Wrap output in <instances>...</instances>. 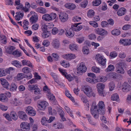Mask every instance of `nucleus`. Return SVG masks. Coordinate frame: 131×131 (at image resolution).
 Here are the masks:
<instances>
[{
  "mask_svg": "<svg viewBox=\"0 0 131 131\" xmlns=\"http://www.w3.org/2000/svg\"><path fill=\"white\" fill-rule=\"evenodd\" d=\"M109 87L110 91H112L115 87V85L114 83L113 82H110L109 84Z\"/></svg>",
  "mask_w": 131,
  "mask_h": 131,
  "instance_id": "nucleus-61",
  "label": "nucleus"
},
{
  "mask_svg": "<svg viewBox=\"0 0 131 131\" xmlns=\"http://www.w3.org/2000/svg\"><path fill=\"white\" fill-rule=\"evenodd\" d=\"M16 7V9L17 10H21L20 12H25V7H23V4H21L20 5H17Z\"/></svg>",
  "mask_w": 131,
  "mask_h": 131,
  "instance_id": "nucleus-52",
  "label": "nucleus"
},
{
  "mask_svg": "<svg viewBox=\"0 0 131 131\" xmlns=\"http://www.w3.org/2000/svg\"><path fill=\"white\" fill-rule=\"evenodd\" d=\"M118 55L117 53L115 51H113L111 52L109 55L110 59H114L117 57Z\"/></svg>",
  "mask_w": 131,
  "mask_h": 131,
  "instance_id": "nucleus-41",
  "label": "nucleus"
},
{
  "mask_svg": "<svg viewBox=\"0 0 131 131\" xmlns=\"http://www.w3.org/2000/svg\"><path fill=\"white\" fill-rule=\"evenodd\" d=\"M81 19V17L78 16H75L72 18V20L74 22L80 21Z\"/></svg>",
  "mask_w": 131,
  "mask_h": 131,
  "instance_id": "nucleus-54",
  "label": "nucleus"
},
{
  "mask_svg": "<svg viewBox=\"0 0 131 131\" xmlns=\"http://www.w3.org/2000/svg\"><path fill=\"white\" fill-rule=\"evenodd\" d=\"M83 28L82 25L77 26V24H73L71 26V28L73 31H79L81 30Z\"/></svg>",
  "mask_w": 131,
  "mask_h": 131,
  "instance_id": "nucleus-22",
  "label": "nucleus"
},
{
  "mask_svg": "<svg viewBox=\"0 0 131 131\" xmlns=\"http://www.w3.org/2000/svg\"><path fill=\"white\" fill-rule=\"evenodd\" d=\"M84 90V93L88 96L90 97L93 96L94 97L95 96V94L93 92L92 88L90 86L88 85L85 86Z\"/></svg>",
  "mask_w": 131,
  "mask_h": 131,
  "instance_id": "nucleus-4",
  "label": "nucleus"
},
{
  "mask_svg": "<svg viewBox=\"0 0 131 131\" xmlns=\"http://www.w3.org/2000/svg\"><path fill=\"white\" fill-rule=\"evenodd\" d=\"M60 63L62 66L65 68L69 67L70 66L69 63L66 62L64 61H61Z\"/></svg>",
  "mask_w": 131,
  "mask_h": 131,
  "instance_id": "nucleus-59",
  "label": "nucleus"
},
{
  "mask_svg": "<svg viewBox=\"0 0 131 131\" xmlns=\"http://www.w3.org/2000/svg\"><path fill=\"white\" fill-rule=\"evenodd\" d=\"M1 84L7 90H8V87L9 86V83L5 79L3 78L0 79Z\"/></svg>",
  "mask_w": 131,
  "mask_h": 131,
  "instance_id": "nucleus-18",
  "label": "nucleus"
},
{
  "mask_svg": "<svg viewBox=\"0 0 131 131\" xmlns=\"http://www.w3.org/2000/svg\"><path fill=\"white\" fill-rule=\"evenodd\" d=\"M12 54L14 57L17 58L21 56L22 53L20 50L17 49L13 51Z\"/></svg>",
  "mask_w": 131,
  "mask_h": 131,
  "instance_id": "nucleus-26",
  "label": "nucleus"
},
{
  "mask_svg": "<svg viewBox=\"0 0 131 131\" xmlns=\"http://www.w3.org/2000/svg\"><path fill=\"white\" fill-rule=\"evenodd\" d=\"M28 88L29 90L30 91L34 90V93L35 94L38 95L40 94V89L38 87L37 84L29 85Z\"/></svg>",
  "mask_w": 131,
  "mask_h": 131,
  "instance_id": "nucleus-6",
  "label": "nucleus"
},
{
  "mask_svg": "<svg viewBox=\"0 0 131 131\" xmlns=\"http://www.w3.org/2000/svg\"><path fill=\"white\" fill-rule=\"evenodd\" d=\"M24 77H25L24 73H19L17 74L16 79L18 81H19L23 79Z\"/></svg>",
  "mask_w": 131,
  "mask_h": 131,
  "instance_id": "nucleus-42",
  "label": "nucleus"
},
{
  "mask_svg": "<svg viewBox=\"0 0 131 131\" xmlns=\"http://www.w3.org/2000/svg\"><path fill=\"white\" fill-rule=\"evenodd\" d=\"M42 19L43 20L47 21H51L50 16L49 14H46L43 15Z\"/></svg>",
  "mask_w": 131,
  "mask_h": 131,
  "instance_id": "nucleus-27",
  "label": "nucleus"
},
{
  "mask_svg": "<svg viewBox=\"0 0 131 131\" xmlns=\"http://www.w3.org/2000/svg\"><path fill=\"white\" fill-rule=\"evenodd\" d=\"M59 71L61 72L62 74L64 76L65 78L68 79L69 82H71L74 79L73 77L70 74H68L67 73L65 70H63L61 68L59 69Z\"/></svg>",
  "mask_w": 131,
  "mask_h": 131,
  "instance_id": "nucleus-8",
  "label": "nucleus"
},
{
  "mask_svg": "<svg viewBox=\"0 0 131 131\" xmlns=\"http://www.w3.org/2000/svg\"><path fill=\"white\" fill-rule=\"evenodd\" d=\"M17 87L14 83H12L10 85V87L9 89V90L11 91H14L16 90Z\"/></svg>",
  "mask_w": 131,
  "mask_h": 131,
  "instance_id": "nucleus-45",
  "label": "nucleus"
},
{
  "mask_svg": "<svg viewBox=\"0 0 131 131\" xmlns=\"http://www.w3.org/2000/svg\"><path fill=\"white\" fill-rule=\"evenodd\" d=\"M30 14L32 15V16L30 19V21L32 23H36L38 20V16L37 14L33 11L31 12Z\"/></svg>",
  "mask_w": 131,
  "mask_h": 131,
  "instance_id": "nucleus-13",
  "label": "nucleus"
},
{
  "mask_svg": "<svg viewBox=\"0 0 131 131\" xmlns=\"http://www.w3.org/2000/svg\"><path fill=\"white\" fill-rule=\"evenodd\" d=\"M5 51L6 52L9 54H12L13 51L15 49V47L12 46H9L8 47H5Z\"/></svg>",
  "mask_w": 131,
  "mask_h": 131,
  "instance_id": "nucleus-20",
  "label": "nucleus"
},
{
  "mask_svg": "<svg viewBox=\"0 0 131 131\" xmlns=\"http://www.w3.org/2000/svg\"><path fill=\"white\" fill-rule=\"evenodd\" d=\"M8 100V99L6 95L4 94H0V101L3 102H5Z\"/></svg>",
  "mask_w": 131,
  "mask_h": 131,
  "instance_id": "nucleus-32",
  "label": "nucleus"
},
{
  "mask_svg": "<svg viewBox=\"0 0 131 131\" xmlns=\"http://www.w3.org/2000/svg\"><path fill=\"white\" fill-rule=\"evenodd\" d=\"M116 72L121 74H123L125 73V71L122 67H117Z\"/></svg>",
  "mask_w": 131,
  "mask_h": 131,
  "instance_id": "nucleus-46",
  "label": "nucleus"
},
{
  "mask_svg": "<svg viewBox=\"0 0 131 131\" xmlns=\"http://www.w3.org/2000/svg\"><path fill=\"white\" fill-rule=\"evenodd\" d=\"M11 63L13 65L18 68H20L22 66L21 63L17 60L12 61Z\"/></svg>",
  "mask_w": 131,
  "mask_h": 131,
  "instance_id": "nucleus-28",
  "label": "nucleus"
},
{
  "mask_svg": "<svg viewBox=\"0 0 131 131\" xmlns=\"http://www.w3.org/2000/svg\"><path fill=\"white\" fill-rule=\"evenodd\" d=\"M65 94L73 102H75V100L74 98L70 94L69 91L66 90L65 91Z\"/></svg>",
  "mask_w": 131,
  "mask_h": 131,
  "instance_id": "nucleus-37",
  "label": "nucleus"
},
{
  "mask_svg": "<svg viewBox=\"0 0 131 131\" xmlns=\"http://www.w3.org/2000/svg\"><path fill=\"white\" fill-rule=\"evenodd\" d=\"M11 117L14 120H16L18 118V116L17 114L14 112H11L10 113Z\"/></svg>",
  "mask_w": 131,
  "mask_h": 131,
  "instance_id": "nucleus-49",
  "label": "nucleus"
},
{
  "mask_svg": "<svg viewBox=\"0 0 131 131\" xmlns=\"http://www.w3.org/2000/svg\"><path fill=\"white\" fill-rule=\"evenodd\" d=\"M48 111L49 114L51 115H56L57 114L56 111L54 109L52 110V107H51L48 108Z\"/></svg>",
  "mask_w": 131,
  "mask_h": 131,
  "instance_id": "nucleus-43",
  "label": "nucleus"
},
{
  "mask_svg": "<svg viewBox=\"0 0 131 131\" xmlns=\"http://www.w3.org/2000/svg\"><path fill=\"white\" fill-rule=\"evenodd\" d=\"M86 116L88 118V120L90 124L94 125L96 124V123L93 122L92 120L91 117L90 115L89 114H86Z\"/></svg>",
  "mask_w": 131,
  "mask_h": 131,
  "instance_id": "nucleus-39",
  "label": "nucleus"
},
{
  "mask_svg": "<svg viewBox=\"0 0 131 131\" xmlns=\"http://www.w3.org/2000/svg\"><path fill=\"white\" fill-rule=\"evenodd\" d=\"M36 11L40 13L44 14L47 12L46 9L42 7H38L36 9Z\"/></svg>",
  "mask_w": 131,
  "mask_h": 131,
  "instance_id": "nucleus-36",
  "label": "nucleus"
},
{
  "mask_svg": "<svg viewBox=\"0 0 131 131\" xmlns=\"http://www.w3.org/2000/svg\"><path fill=\"white\" fill-rule=\"evenodd\" d=\"M48 105V103L46 101H42L39 102L37 104V106L40 110L44 111Z\"/></svg>",
  "mask_w": 131,
  "mask_h": 131,
  "instance_id": "nucleus-7",
  "label": "nucleus"
},
{
  "mask_svg": "<svg viewBox=\"0 0 131 131\" xmlns=\"http://www.w3.org/2000/svg\"><path fill=\"white\" fill-rule=\"evenodd\" d=\"M89 23L94 28H96L98 26V24L95 21H90L89 22Z\"/></svg>",
  "mask_w": 131,
  "mask_h": 131,
  "instance_id": "nucleus-60",
  "label": "nucleus"
},
{
  "mask_svg": "<svg viewBox=\"0 0 131 131\" xmlns=\"http://www.w3.org/2000/svg\"><path fill=\"white\" fill-rule=\"evenodd\" d=\"M111 99L113 101H119V98L118 94L117 93H115L113 94L111 96Z\"/></svg>",
  "mask_w": 131,
  "mask_h": 131,
  "instance_id": "nucleus-38",
  "label": "nucleus"
},
{
  "mask_svg": "<svg viewBox=\"0 0 131 131\" xmlns=\"http://www.w3.org/2000/svg\"><path fill=\"white\" fill-rule=\"evenodd\" d=\"M86 80L87 82L92 84L96 83L98 81V80L97 79H96L94 80L90 78H86Z\"/></svg>",
  "mask_w": 131,
  "mask_h": 131,
  "instance_id": "nucleus-30",
  "label": "nucleus"
},
{
  "mask_svg": "<svg viewBox=\"0 0 131 131\" xmlns=\"http://www.w3.org/2000/svg\"><path fill=\"white\" fill-rule=\"evenodd\" d=\"M121 31L118 29H114L111 31V33L114 36H118L121 34Z\"/></svg>",
  "mask_w": 131,
  "mask_h": 131,
  "instance_id": "nucleus-34",
  "label": "nucleus"
},
{
  "mask_svg": "<svg viewBox=\"0 0 131 131\" xmlns=\"http://www.w3.org/2000/svg\"><path fill=\"white\" fill-rule=\"evenodd\" d=\"M126 53L124 52H119L118 54V57L121 59H123L125 58L126 57Z\"/></svg>",
  "mask_w": 131,
  "mask_h": 131,
  "instance_id": "nucleus-51",
  "label": "nucleus"
},
{
  "mask_svg": "<svg viewBox=\"0 0 131 131\" xmlns=\"http://www.w3.org/2000/svg\"><path fill=\"white\" fill-rule=\"evenodd\" d=\"M114 69V66L112 64L109 65L107 68L106 69L107 71H113Z\"/></svg>",
  "mask_w": 131,
  "mask_h": 131,
  "instance_id": "nucleus-58",
  "label": "nucleus"
},
{
  "mask_svg": "<svg viewBox=\"0 0 131 131\" xmlns=\"http://www.w3.org/2000/svg\"><path fill=\"white\" fill-rule=\"evenodd\" d=\"M96 87L98 93L100 96L103 97L106 96L107 92L104 91L103 90L105 87V85L104 84L98 83L97 84Z\"/></svg>",
  "mask_w": 131,
  "mask_h": 131,
  "instance_id": "nucleus-2",
  "label": "nucleus"
},
{
  "mask_svg": "<svg viewBox=\"0 0 131 131\" xmlns=\"http://www.w3.org/2000/svg\"><path fill=\"white\" fill-rule=\"evenodd\" d=\"M60 111L61 112V113L60 114V116L61 118L62 121H66V119L64 117V111L62 110H61Z\"/></svg>",
  "mask_w": 131,
  "mask_h": 131,
  "instance_id": "nucleus-63",
  "label": "nucleus"
},
{
  "mask_svg": "<svg viewBox=\"0 0 131 131\" xmlns=\"http://www.w3.org/2000/svg\"><path fill=\"white\" fill-rule=\"evenodd\" d=\"M52 44V46L55 48L57 49L60 46L59 41L57 39H54L53 40Z\"/></svg>",
  "mask_w": 131,
  "mask_h": 131,
  "instance_id": "nucleus-24",
  "label": "nucleus"
},
{
  "mask_svg": "<svg viewBox=\"0 0 131 131\" xmlns=\"http://www.w3.org/2000/svg\"><path fill=\"white\" fill-rule=\"evenodd\" d=\"M62 56L63 58L68 60L75 59L76 58L75 55L72 53L63 54Z\"/></svg>",
  "mask_w": 131,
  "mask_h": 131,
  "instance_id": "nucleus-15",
  "label": "nucleus"
},
{
  "mask_svg": "<svg viewBox=\"0 0 131 131\" xmlns=\"http://www.w3.org/2000/svg\"><path fill=\"white\" fill-rule=\"evenodd\" d=\"M119 43L120 45L124 46H127V43L126 42L125 39H121L119 41Z\"/></svg>",
  "mask_w": 131,
  "mask_h": 131,
  "instance_id": "nucleus-56",
  "label": "nucleus"
},
{
  "mask_svg": "<svg viewBox=\"0 0 131 131\" xmlns=\"http://www.w3.org/2000/svg\"><path fill=\"white\" fill-rule=\"evenodd\" d=\"M98 82H102L106 81L107 80V78L103 76H100L98 78Z\"/></svg>",
  "mask_w": 131,
  "mask_h": 131,
  "instance_id": "nucleus-44",
  "label": "nucleus"
},
{
  "mask_svg": "<svg viewBox=\"0 0 131 131\" xmlns=\"http://www.w3.org/2000/svg\"><path fill=\"white\" fill-rule=\"evenodd\" d=\"M46 95L49 99L51 101H54L55 100V96L50 92L47 93Z\"/></svg>",
  "mask_w": 131,
  "mask_h": 131,
  "instance_id": "nucleus-33",
  "label": "nucleus"
},
{
  "mask_svg": "<svg viewBox=\"0 0 131 131\" xmlns=\"http://www.w3.org/2000/svg\"><path fill=\"white\" fill-rule=\"evenodd\" d=\"M79 96L81 100L84 104L86 110H89V101L85 98V97L82 94H80Z\"/></svg>",
  "mask_w": 131,
  "mask_h": 131,
  "instance_id": "nucleus-10",
  "label": "nucleus"
},
{
  "mask_svg": "<svg viewBox=\"0 0 131 131\" xmlns=\"http://www.w3.org/2000/svg\"><path fill=\"white\" fill-rule=\"evenodd\" d=\"M21 128L20 129H16L15 131H25V122L22 123L20 125Z\"/></svg>",
  "mask_w": 131,
  "mask_h": 131,
  "instance_id": "nucleus-53",
  "label": "nucleus"
},
{
  "mask_svg": "<svg viewBox=\"0 0 131 131\" xmlns=\"http://www.w3.org/2000/svg\"><path fill=\"white\" fill-rule=\"evenodd\" d=\"M88 3V1L86 0H85L83 1L80 4V5L82 7L85 8L87 5Z\"/></svg>",
  "mask_w": 131,
  "mask_h": 131,
  "instance_id": "nucleus-62",
  "label": "nucleus"
},
{
  "mask_svg": "<svg viewBox=\"0 0 131 131\" xmlns=\"http://www.w3.org/2000/svg\"><path fill=\"white\" fill-rule=\"evenodd\" d=\"M92 71L96 73H99L100 72V68L95 66L92 67Z\"/></svg>",
  "mask_w": 131,
  "mask_h": 131,
  "instance_id": "nucleus-55",
  "label": "nucleus"
},
{
  "mask_svg": "<svg viewBox=\"0 0 131 131\" xmlns=\"http://www.w3.org/2000/svg\"><path fill=\"white\" fill-rule=\"evenodd\" d=\"M51 75L53 78L55 80V81L58 84H59V81L58 80V75L52 72L51 73Z\"/></svg>",
  "mask_w": 131,
  "mask_h": 131,
  "instance_id": "nucleus-48",
  "label": "nucleus"
},
{
  "mask_svg": "<svg viewBox=\"0 0 131 131\" xmlns=\"http://www.w3.org/2000/svg\"><path fill=\"white\" fill-rule=\"evenodd\" d=\"M66 32L65 34L66 36L69 38L73 37L74 35L73 30L71 28H67L65 29Z\"/></svg>",
  "mask_w": 131,
  "mask_h": 131,
  "instance_id": "nucleus-12",
  "label": "nucleus"
},
{
  "mask_svg": "<svg viewBox=\"0 0 131 131\" xmlns=\"http://www.w3.org/2000/svg\"><path fill=\"white\" fill-rule=\"evenodd\" d=\"M64 108L67 112L69 114L70 116L72 117L73 118H74V117L70 108L67 106H65Z\"/></svg>",
  "mask_w": 131,
  "mask_h": 131,
  "instance_id": "nucleus-40",
  "label": "nucleus"
},
{
  "mask_svg": "<svg viewBox=\"0 0 131 131\" xmlns=\"http://www.w3.org/2000/svg\"><path fill=\"white\" fill-rule=\"evenodd\" d=\"M95 14V12L92 9H91L89 10L87 13V15L89 18H92L93 17Z\"/></svg>",
  "mask_w": 131,
  "mask_h": 131,
  "instance_id": "nucleus-31",
  "label": "nucleus"
},
{
  "mask_svg": "<svg viewBox=\"0 0 131 131\" xmlns=\"http://www.w3.org/2000/svg\"><path fill=\"white\" fill-rule=\"evenodd\" d=\"M77 42L79 43H81L84 41V37H79L76 39Z\"/></svg>",
  "mask_w": 131,
  "mask_h": 131,
  "instance_id": "nucleus-64",
  "label": "nucleus"
},
{
  "mask_svg": "<svg viewBox=\"0 0 131 131\" xmlns=\"http://www.w3.org/2000/svg\"><path fill=\"white\" fill-rule=\"evenodd\" d=\"M69 49L72 51H75L77 50L78 49V46L75 44L71 43L69 46Z\"/></svg>",
  "mask_w": 131,
  "mask_h": 131,
  "instance_id": "nucleus-29",
  "label": "nucleus"
},
{
  "mask_svg": "<svg viewBox=\"0 0 131 131\" xmlns=\"http://www.w3.org/2000/svg\"><path fill=\"white\" fill-rule=\"evenodd\" d=\"M16 14L15 16V19L17 21H19L23 17L24 13L23 12H20V11H19L16 13Z\"/></svg>",
  "mask_w": 131,
  "mask_h": 131,
  "instance_id": "nucleus-19",
  "label": "nucleus"
},
{
  "mask_svg": "<svg viewBox=\"0 0 131 131\" xmlns=\"http://www.w3.org/2000/svg\"><path fill=\"white\" fill-rule=\"evenodd\" d=\"M7 74L5 69L3 68H0V77L4 76Z\"/></svg>",
  "mask_w": 131,
  "mask_h": 131,
  "instance_id": "nucleus-47",
  "label": "nucleus"
},
{
  "mask_svg": "<svg viewBox=\"0 0 131 131\" xmlns=\"http://www.w3.org/2000/svg\"><path fill=\"white\" fill-rule=\"evenodd\" d=\"M95 59L100 64L104 66L106 64V59L100 54L98 53L96 55Z\"/></svg>",
  "mask_w": 131,
  "mask_h": 131,
  "instance_id": "nucleus-3",
  "label": "nucleus"
},
{
  "mask_svg": "<svg viewBox=\"0 0 131 131\" xmlns=\"http://www.w3.org/2000/svg\"><path fill=\"white\" fill-rule=\"evenodd\" d=\"M53 127L56 129L62 128H63L64 126L62 124L58 122H56L53 124Z\"/></svg>",
  "mask_w": 131,
  "mask_h": 131,
  "instance_id": "nucleus-25",
  "label": "nucleus"
},
{
  "mask_svg": "<svg viewBox=\"0 0 131 131\" xmlns=\"http://www.w3.org/2000/svg\"><path fill=\"white\" fill-rule=\"evenodd\" d=\"M126 12V9L124 7H121L120 8L117 12V14L120 16H122L125 14Z\"/></svg>",
  "mask_w": 131,
  "mask_h": 131,
  "instance_id": "nucleus-21",
  "label": "nucleus"
},
{
  "mask_svg": "<svg viewBox=\"0 0 131 131\" xmlns=\"http://www.w3.org/2000/svg\"><path fill=\"white\" fill-rule=\"evenodd\" d=\"M95 31L96 34L102 36H105L107 34V31L102 28H97L95 29Z\"/></svg>",
  "mask_w": 131,
  "mask_h": 131,
  "instance_id": "nucleus-11",
  "label": "nucleus"
},
{
  "mask_svg": "<svg viewBox=\"0 0 131 131\" xmlns=\"http://www.w3.org/2000/svg\"><path fill=\"white\" fill-rule=\"evenodd\" d=\"M87 68L85 66L84 63L82 62L77 67V73L82 74L85 73L86 71Z\"/></svg>",
  "mask_w": 131,
  "mask_h": 131,
  "instance_id": "nucleus-5",
  "label": "nucleus"
},
{
  "mask_svg": "<svg viewBox=\"0 0 131 131\" xmlns=\"http://www.w3.org/2000/svg\"><path fill=\"white\" fill-rule=\"evenodd\" d=\"M122 90L123 92H127L131 90V87L128 84L125 82L122 85Z\"/></svg>",
  "mask_w": 131,
  "mask_h": 131,
  "instance_id": "nucleus-16",
  "label": "nucleus"
},
{
  "mask_svg": "<svg viewBox=\"0 0 131 131\" xmlns=\"http://www.w3.org/2000/svg\"><path fill=\"white\" fill-rule=\"evenodd\" d=\"M97 108L96 103L93 102L90 109L91 112L95 118H98L99 117V114H100V112H101V111H100V110H98Z\"/></svg>",
  "mask_w": 131,
  "mask_h": 131,
  "instance_id": "nucleus-1",
  "label": "nucleus"
},
{
  "mask_svg": "<svg viewBox=\"0 0 131 131\" xmlns=\"http://www.w3.org/2000/svg\"><path fill=\"white\" fill-rule=\"evenodd\" d=\"M88 38L89 39L91 40H94L96 39V36L95 34H91L88 35Z\"/></svg>",
  "mask_w": 131,
  "mask_h": 131,
  "instance_id": "nucleus-57",
  "label": "nucleus"
},
{
  "mask_svg": "<svg viewBox=\"0 0 131 131\" xmlns=\"http://www.w3.org/2000/svg\"><path fill=\"white\" fill-rule=\"evenodd\" d=\"M48 119L46 118L45 117H43L41 120V124L43 126H46L47 125Z\"/></svg>",
  "mask_w": 131,
  "mask_h": 131,
  "instance_id": "nucleus-35",
  "label": "nucleus"
},
{
  "mask_svg": "<svg viewBox=\"0 0 131 131\" xmlns=\"http://www.w3.org/2000/svg\"><path fill=\"white\" fill-rule=\"evenodd\" d=\"M59 18L61 22L64 23L68 20V15L66 13L62 12L59 15Z\"/></svg>",
  "mask_w": 131,
  "mask_h": 131,
  "instance_id": "nucleus-9",
  "label": "nucleus"
},
{
  "mask_svg": "<svg viewBox=\"0 0 131 131\" xmlns=\"http://www.w3.org/2000/svg\"><path fill=\"white\" fill-rule=\"evenodd\" d=\"M65 7L71 10H73L76 8V6L73 3H67L64 5Z\"/></svg>",
  "mask_w": 131,
  "mask_h": 131,
  "instance_id": "nucleus-23",
  "label": "nucleus"
},
{
  "mask_svg": "<svg viewBox=\"0 0 131 131\" xmlns=\"http://www.w3.org/2000/svg\"><path fill=\"white\" fill-rule=\"evenodd\" d=\"M26 112L30 116H35L36 114V111L33 109L32 107L30 106H28L27 107Z\"/></svg>",
  "mask_w": 131,
  "mask_h": 131,
  "instance_id": "nucleus-14",
  "label": "nucleus"
},
{
  "mask_svg": "<svg viewBox=\"0 0 131 131\" xmlns=\"http://www.w3.org/2000/svg\"><path fill=\"white\" fill-rule=\"evenodd\" d=\"M99 106L101 112H100V114H103L105 113V105L104 104V102L102 101H101L99 102L98 104Z\"/></svg>",
  "mask_w": 131,
  "mask_h": 131,
  "instance_id": "nucleus-17",
  "label": "nucleus"
},
{
  "mask_svg": "<svg viewBox=\"0 0 131 131\" xmlns=\"http://www.w3.org/2000/svg\"><path fill=\"white\" fill-rule=\"evenodd\" d=\"M18 115L19 117L21 119L24 120L25 118V113L23 111H19L18 112Z\"/></svg>",
  "mask_w": 131,
  "mask_h": 131,
  "instance_id": "nucleus-50",
  "label": "nucleus"
}]
</instances>
